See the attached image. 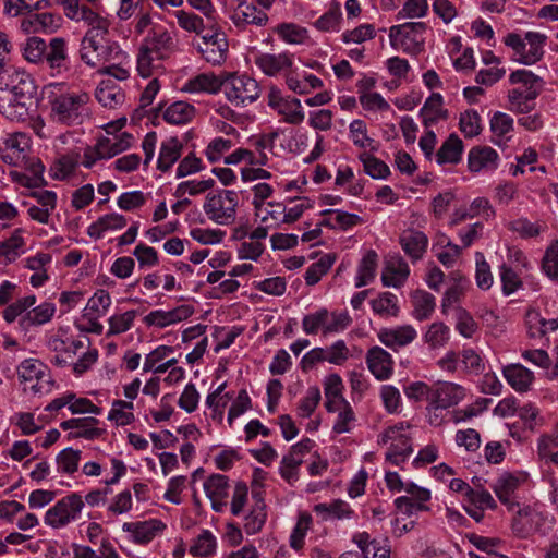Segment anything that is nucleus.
Returning <instances> with one entry per match:
<instances>
[{
	"instance_id": "79ce46f5",
	"label": "nucleus",
	"mask_w": 558,
	"mask_h": 558,
	"mask_svg": "<svg viewBox=\"0 0 558 558\" xmlns=\"http://www.w3.org/2000/svg\"><path fill=\"white\" fill-rule=\"evenodd\" d=\"M47 43L37 36L28 37L22 45V54L28 62L41 64Z\"/></svg>"
},
{
	"instance_id": "9b49d317",
	"label": "nucleus",
	"mask_w": 558,
	"mask_h": 558,
	"mask_svg": "<svg viewBox=\"0 0 558 558\" xmlns=\"http://www.w3.org/2000/svg\"><path fill=\"white\" fill-rule=\"evenodd\" d=\"M101 0H61L64 14L76 22L92 23L93 20L101 17L96 10Z\"/></svg>"
},
{
	"instance_id": "c03bdc74",
	"label": "nucleus",
	"mask_w": 558,
	"mask_h": 558,
	"mask_svg": "<svg viewBox=\"0 0 558 558\" xmlns=\"http://www.w3.org/2000/svg\"><path fill=\"white\" fill-rule=\"evenodd\" d=\"M335 263V257L330 254L322 256L316 263L312 264L305 271V282L307 286L316 284L320 278L326 275Z\"/></svg>"
},
{
	"instance_id": "b1692460",
	"label": "nucleus",
	"mask_w": 558,
	"mask_h": 558,
	"mask_svg": "<svg viewBox=\"0 0 558 558\" xmlns=\"http://www.w3.org/2000/svg\"><path fill=\"white\" fill-rule=\"evenodd\" d=\"M314 512L324 521L349 519L354 513L350 505L341 499L317 504L314 506Z\"/></svg>"
},
{
	"instance_id": "58836bf2",
	"label": "nucleus",
	"mask_w": 558,
	"mask_h": 558,
	"mask_svg": "<svg viewBox=\"0 0 558 558\" xmlns=\"http://www.w3.org/2000/svg\"><path fill=\"white\" fill-rule=\"evenodd\" d=\"M162 58H156L150 50L141 46L137 53V71L142 77H149L161 68Z\"/></svg>"
},
{
	"instance_id": "13d9d810",
	"label": "nucleus",
	"mask_w": 558,
	"mask_h": 558,
	"mask_svg": "<svg viewBox=\"0 0 558 558\" xmlns=\"http://www.w3.org/2000/svg\"><path fill=\"white\" fill-rule=\"evenodd\" d=\"M542 268L550 279L558 282V240L547 247L542 260Z\"/></svg>"
},
{
	"instance_id": "680f3d73",
	"label": "nucleus",
	"mask_w": 558,
	"mask_h": 558,
	"mask_svg": "<svg viewBox=\"0 0 558 558\" xmlns=\"http://www.w3.org/2000/svg\"><path fill=\"white\" fill-rule=\"evenodd\" d=\"M449 328L442 323H434L425 333V341L432 348L444 347L449 340Z\"/></svg>"
},
{
	"instance_id": "e2e57ef3",
	"label": "nucleus",
	"mask_w": 558,
	"mask_h": 558,
	"mask_svg": "<svg viewBox=\"0 0 558 558\" xmlns=\"http://www.w3.org/2000/svg\"><path fill=\"white\" fill-rule=\"evenodd\" d=\"M329 317V313L326 308H322L313 314L305 315L302 320V327L305 333L315 335L322 327L325 333L326 322Z\"/></svg>"
},
{
	"instance_id": "338daca9",
	"label": "nucleus",
	"mask_w": 558,
	"mask_h": 558,
	"mask_svg": "<svg viewBox=\"0 0 558 558\" xmlns=\"http://www.w3.org/2000/svg\"><path fill=\"white\" fill-rule=\"evenodd\" d=\"M320 401V390L318 387H310L306 390V395L300 401L299 415L302 417H308L315 411L316 407Z\"/></svg>"
},
{
	"instance_id": "052dcab7",
	"label": "nucleus",
	"mask_w": 558,
	"mask_h": 558,
	"mask_svg": "<svg viewBox=\"0 0 558 558\" xmlns=\"http://www.w3.org/2000/svg\"><path fill=\"white\" fill-rule=\"evenodd\" d=\"M215 185L214 179L208 180H202V181H184L178 184L174 196L175 197H183L186 192H189L190 195L194 196L197 194H201L209 189H211Z\"/></svg>"
},
{
	"instance_id": "39448f33",
	"label": "nucleus",
	"mask_w": 558,
	"mask_h": 558,
	"mask_svg": "<svg viewBox=\"0 0 558 558\" xmlns=\"http://www.w3.org/2000/svg\"><path fill=\"white\" fill-rule=\"evenodd\" d=\"M239 196L232 190H218L208 193L203 209L207 217L217 225L228 226L235 221Z\"/></svg>"
},
{
	"instance_id": "a878e982",
	"label": "nucleus",
	"mask_w": 558,
	"mask_h": 558,
	"mask_svg": "<svg viewBox=\"0 0 558 558\" xmlns=\"http://www.w3.org/2000/svg\"><path fill=\"white\" fill-rule=\"evenodd\" d=\"M463 147L461 138L454 133L450 134L436 154L437 163H459L461 161Z\"/></svg>"
},
{
	"instance_id": "4d7b16f0",
	"label": "nucleus",
	"mask_w": 558,
	"mask_h": 558,
	"mask_svg": "<svg viewBox=\"0 0 558 558\" xmlns=\"http://www.w3.org/2000/svg\"><path fill=\"white\" fill-rule=\"evenodd\" d=\"M314 441L310 438L302 439L293 445L288 454L283 457V463L290 466H300L303 462V456L312 450Z\"/></svg>"
},
{
	"instance_id": "7ed1b4c3",
	"label": "nucleus",
	"mask_w": 558,
	"mask_h": 558,
	"mask_svg": "<svg viewBox=\"0 0 558 558\" xmlns=\"http://www.w3.org/2000/svg\"><path fill=\"white\" fill-rule=\"evenodd\" d=\"M7 75L11 77V84L3 81L1 89L10 90L7 104H0V110L10 120H25L32 107L36 105L37 86L25 72L14 71Z\"/></svg>"
},
{
	"instance_id": "c9c22d12",
	"label": "nucleus",
	"mask_w": 558,
	"mask_h": 558,
	"mask_svg": "<svg viewBox=\"0 0 558 558\" xmlns=\"http://www.w3.org/2000/svg\"><path fill=\"white\" fill-rule=\"evenodd\" d=\"M412 452L411 439L400 434L389 447L386 453V460L395 465H399L404 462Z\"/></svg>"
},
{
	"instance_id": "393cba45",
	"label": "nucleus",
	"mask_w": 558,
	"mask_h": 558,
	"mask_svg": "<svg viewBox=\"0 0 558 558\" xmlns=\"http://www.w3.org/2000/svg\"><path fill=\"white\" fill-rule=\"evenodd\" d=\"M268 20V15L254 4H241L232 15L233 23L240 28L246 25L265 26Z\"/></svg>"
},
{
	"instance_id": "de8ad7c7",
	"label": "nucleus",
	"mask_w": 558,
	"mask_h": 558,
	"mask_svg": "<svg viewBox=\"0 0 558 558\" xmlns=\"http://www.w3.org/2000/svg\"><path fill=\"white\" fill-rule=\"evenodd\" d=\"M204 490L209 499L227 498L229 493V481L226 475L213 474L204 483Z\"/></svg>"
},
{
	"instance_id": "69168bd1",
	"label": "nucleus",
	"mask_w": 558,
	"mask_h": 558,
	"mask_svg": "<svg viewBox=\"0 0 558 558\" xmlns=\"http://www.w3.org/2000/svg\"><path fill=\"white\" fill-rule=\"evenodd\" d=\"M500 279L502 283V292L506 295L514 293L522 286V281L518 274L506 264L500 266Z\"/></svg>"
},
{
	"instance_id": "20e7f679",
	"label": "nucleus",
	"mask_w": 558,
	"mask_h": 558,
	"mask_svg": "<svg viewBox=\"0 0 558 558\" xmlns=\"http://www.w3.org/2000/svg\"><path fill=\"white\" fill-rule=\"evenodd\" d=\"M547 36L539 32L508 33L502 41L511 48L514 60L525 65H533L544 57Z\"/></svg>"
},
{
	"instance_id": "7c9ffc66",
	"label": "nucleus",
	"mask_w": 558,
	"mask_h": 558,
	"mask_svg": "<svg viewBox=\"0 0 558 558\" xmlns=\"http://www.w3.org/2000/svg\"><path fill=\"white\" fill-rule=\"evenodd\" d=\"M519 485V477L512 474H504L496 481L493 489L500 502L507 505L509 509H512L515 505H518L514 502V493Z\"/></svg>"
},
{
	"instance_id": "a18cd8bd",
	"label": "nucleus",
	"mask_w": 558,
	"mask_h": 558,
	"mask_svg": "<svg viewBox=\"0 0 558 558\" xmlns=\"http://www.w3.org/2000/svg\"><path fill=\"white\" fill-rule=\"evenodd\" d=\"M216 546V537L210 531L204 530L190 547V554L194 557H208L215 553Z\"/></svg>"
},
{
	"instance_id": "4468645a",
	"label": "nucleus",
	"mask_w": 558,
	"mask_h": 558,
	"mask_svg": "<svg viewBox=\"0 0 558 558\" xmlns=\"http://www.w3.org/2000/svg\"><path fill=\"white\" fill-rule=\"evenodd\" d=\"M98 424V420L95 417H82V418H70L63 421L60 427L63 430H70L74 427H80L81 430H71L68 434V439L85 438L87 440H94L100 437L104 433L102 429L95 427Z\"/></svg>"
},
{
	"instance_id": "f8f14e48",
	"label": "nucleus",
	"mask_w": 558,
	"mask_h": 558,
	"mask_svg": "<svg viewBox=\"0 0 558 558\" xmlns=\"http://www.w3.org/2000/svg\"><path fill=\"white\" fill-rule=\"evenodd\" d=\"M399 243L412 262H417L423 258L427 250L428 238L420 230L407 229L400 234Z\"/></svg>"
},
{
	"instance_id": "6e6552de",
	"label": "nucleus",
	"mask_w": 558,
	"mask_h": 558,
	"mask_svg": "<svg viewBox=\"0 0 558 558\" xmlns=\"http://www.w3.org/2000/svg\"><path fill=\"white\" fill-rule=\"evenodd\" d=\"M45 50L41 65L46 66L52 75H62L70 70L68 43L64 38H51Z\"/></svg>"
},
{
	"instance_id": "c756f323",
	"label": "nucleus",
	"mask_w": 558,
	"mask_h": 558,
	"mask_svg": "<svg viewBox=\"0 0 558 558\" xmlns=\"http://www.w3.org/2000/svg\"><path fill=\"white\" fill-rule=\"evenodd\" d=\"M538 87L513 88L508 94L510 109L517 112L525 113L532 110L533 100L539 95Z\"/></svg>"
},
{
	"instance_id": "4be33fe9",
	"label": "nucleus",
	"mask_w": 558,
	"mask_h": 558,
	"mask_svg": "<svg viewBox=\"0 0 558 558\" xmlns=\"http://www.w3.org/2000/svg\"><path fill=\"white\" fill-rule=\"evenodd\" d=\"M255 64L269 76L278 74L280 71L290 69L293 64L292 56L289 53H263L255 58Z\"/></svg>"
},
{
	"instance_id": "37998d69",
	"label": "nucleus",
	"mask_w": 558,
	"mask_h": 558,
	"mask_svg": "<svg viewBox=\"0 0 558 558\" xmlns=\"http://www.w3.org/2000/svg\"><path fill=\"white\" fill-rule=\"evenodd\" d=\"M54 311L56 307L52 303H43L27 312L21 323L26 327L46 324L52 318Z\"/></svg>"
},
{
	"instance_id": "49530a36",
	"label": "nucleus",
	"mask_w": 558,
	"mask_h": 558,
	"mask_svg": "<svg viewBox=\"0 0 558 558\" xmlns=\"http://www.w3.org/2000/svg\"><path fill=\"white\" fill-rule=\"evenodd\" d=\"M276 32L288 44H303L308 38L307 29L294 23H281Z\"/></svg>"
},
{
	"instance_id": "0e129e2a",
	"label": "nucleus",
	"mask_w": 558,
	"mask_h": 558,
	"mask_svg": "<svg viewBox=\"0 0 558 558\" xmlns=\"http://www.w3.org/2000/svg\"><path fill=\"white\" fill-rule=\"evenodd\" d=\"M136 316V311L131 310L123 314L113 315L109 319V335H119L128 331Z\"/></svg>"
},
{
	"instance_id": "dca6fc26",
	"label": "nucleus",
	"mask_w": 558,
	"mask_h": 558,
	"mask_svg": "<svg viewBox=\"0 0 558 558\" xmlns=\"http://www.w3.org/2000/svg\"><path fill=\"white\" fill-rule=\"evenodd\" d=\"M416 337V330L410 325L381 329L378 333L380 342L392 350L408 345Z\"/></svg>"
},
{
	"instance_id": "e433bc0d",
	"label": "nucleus",
	"mask_w": 558,
	"mask_h": 558,
	"mask_svg": "<svg viewBox=\"0 0 558 558\" xmlns=\"http://www.w3.org/2000/svg\"><path fill=\"white\" fill-rule=\"evenodd\" d=\"M95 96L104 107L109 108L116 107L124 99L123 93L111 81L101 82V84L96 88Z\"/></svg>"
},
{
	"instance_id": "ddd939ff",
	"label": "nucleus",
	"mask_w": 558,
	"mask_h": 558,
	"mask_svg": "<svg viewBox=\"0 0 558 558\" xmlns=\"http://www.w3.org/2000/svg\"><path fill=\"white\" fill-rule=\"evenodd\" d=\"M366 363L369 372L378 379H388L393 369L391 355L380 347H373L367 351Z\"/></svg>"
},
{
	"instance_id": "09e8293b",
	"label": "nucleus",
	"mask_w": 558,
	"mask_h": 558,
	"mask_svg": "<svg viewBox=\"0 0 558 558\" xmlns=\"http://www.w3.org/2000/svg\"><path fill=\"white\" fill-rule=\"evenodd\" d=\"M81 450L71 447L63 449L56 458L58 472L72 474L77 471L81 460Z\"/></svg>"
},
{
	"instance_id": "bf43d9fd",
	"label": "nucleus",
	"mask_w": 558,
	"mask_h": 558,
	"mask_svg": "<svg viewBox=\"0 0 558 558\" xmlns=\"http://www.w3.org/2000/svg\"><path fill=\"white\" fill-rule=\"evenodd\" d=\"M175 16L178 20V24L180 25L181 28H183L186 32L202 35L205 25L201 16L192 12H185L183 10L177 11Z\"/></svg>"
},
{
	"instance_id": "473e14b6",
	"label": "nucleus",
	"mask_w": 558,
	"mask_h": 558,
	"mask_svg": "<svg viewBox=\"0 0 558 558\" xmlns=\"http://www.w3.org/2000/svg\"><path fill=\"white\" fill-rule=\"evenodd\" d=\"M378 255L375 251L369 250L361 259L357 267V275L355 278V287L362 288L371 283L376 276Z\"/></svg>"
},
{
	"instance_id": "423d86ee",
	"label": "nucleus",
	"mask_w": 558,
	"mask_h": 558,
	"mask_svg": "<svg viewBox=\"0 0 558 558\" xmlns=\"http://www.w3.org/2000/svg\"><path fill=\"white\" fill-rule=\"evenodd\" d=\"M222 92L234 106H246L259 97L258 83L245 74L230 73L223 75Z\"/></svg>"
},
{
	"instance_id": "5fc2aeb1",
	"label": "nucleus",
	"mask_w": 558,
	"mask_h": 558,
	"mask_svg": "<svg viewBox=\"0 0 558 558\" xmlns=\"http://www.w3.org/2000/svg\"><path fill=\"white\" fill-rule=\"evenodd\" d=\"M341 20L340 4L335 3L331 8L324 13L315 23L314 26L320 32H337L339 31Z\"/></svg>"
},
{
	"instance_id": "2eb2a0df",
	"label": "nucleus",
	"mask_w": 558,
	"mask_h": 558,
	"mask_svg": "<svg viewBox=\"0 0 558 558\" xmlns=\"http://www.w3.org/2000/svg\"><path fill=\"white\" fill-rule=\"evenodd\" d=\"M426 29L427 25L424 22H408L393 25L389 29V38L391 45H395L398 38H401L413 43L421 50L424 45L423 35Z\"/></svg>"
},
{
	"instance_id": "ea45409f",
	"label": "nucleus",
	"mask_w": 558,
	"mask_h": 558,
	"mask_svg": "<svg viewBox=\"0 0 558 558\" xmlns=\"http://www.w3.org/2000/svg\"><path fill=\"white\" fill-rule=\"evenodd\" d=\"M111 304L110 294L106 290H98L95 294L88 300L87 305L85 307V317H88L89 320L96 319L99 316H102L108 307Z\"/></svg>"
},
{
	"instance_id": "bb28decb",
	"label": "nucleus",
	"mask_w": 558,
	"mask_h": 558,
	"mask_svg": "<svg viewBox=\"0 0 558 558\" xmlns=\"http://www.w3.org/2000/svg\"><path fill=\"white\" fill-rule=\"evenodd\" d=\"M504 376L507 383L517 391L529 390L534 376L533 373L521 364H511L504 367Z\"/></svg>"
},
{
	"instance_id": "f03ea898",
	"label": "nucleus",
	"mask_w": 558,
	"mask_h": 558,
	"mask_svg": "<svg viewBox=\"0 0 558 558\" xmlns=\"http://www.w3.org/2000/svg\"><path fill=\"white\" fill-rule=\"evenodd\" d=\"M89 100L85 92L54 86L48 95L50 118L65 126L81 125L90 117Z\"/></svg>"
},
{
	"instance_id": "3c124183",
	"label": "nucleus",
	"mask_w": 558,
	"mask_h": 558,
	"mask_svg": "<svg viewBox=\"0 0 558 558\" xmlns=\"http://www.w3.org/2000/svg\"><path fill=\"white\" fill-rule=\"evenodd\" d=\"M373 311L380 316H397L399 306L397 296L390 292H384L378 299L371 301Z\"/></svg>"
},
{
	"instance_id": "412c9836",
	"label": "nucleus",
	"mask_w": 558,
	"mask_h": 558,
	"mask_svg": "<svg viewBox=\"0 0 558 558\" xmlns=\"http://www.w3.org/2000/svg\"><path fill=\"white\" fill-rule=\"evenodd\" d=\"M17 375L21 381L36 379L37 383L32 386V390L37 393L44 388L40 381H44V378L47 376V366L39 360L27 359L17 366Z\"/></svg>"
},
{
	"instance_id": "6ab92c4d",
	"label": "nucleus",
	"mask_w": 558,
	"mask_h": 558,
	"mask_svg": "<svg viewBox=\"0 0 558 558\" xmlns=\"http://www.w3.org/2000/svg\"><path fill=\"white\" fill-rule=\"evenodd\" d=\"M320 215L325 218L318 222V226L330 229L339 228L345 231L363 222V219L359 215L340 209H325Z\"/></svg>"
},
{
	"instance_id": "4c0bfd02",
	"label": "nucleus",
	"mask_w": 558,
	"mask_h": 558,
	"mask_svg": "<svg viewBox=\"0 0 558 558\" xmlns=\"http://www.w3.org/2000/svg\"><path fill=\"white\" fill-rule=\"evenodd\" d=\"M414 315L418 320L427 319L435 310V296L424 290H416L412 293Z\"/></svg>"
},
{
	"instance_id": "774afa93",
	"label": "nucleus",
	"mask_w": 558,
	"mask_h": 558,
	"mask_svg": "<svg viewBox=\"0 0 558 558\" xmlns=\"http://www.w3.org/2000/svg\"><path fill=\"white\" fill-rule=\"evenodd\" d=\"M468 280L463 277H460L450 288L445 292L441 307L442 312L447 313V311L456 303H458L463 295L465 286Z\"/></svg>"
},
{
	"instance_id": "2f4dec72",
	"label": "nucleus",
	"mask_w": 558,
	"mask_h": 558,
	"mask_svg": "<svg viewBox=\"0 0 558 558\" xmlns=\"http://www.w3.org/2000/svg\"><path fill=\"white\" fill-rule=\"evenodd\" d=\"M442 96L438 93H433L425 101L420 114L423 118L425 126L435 124L439 119H447L448 111L442 109Z\"/></svg>"
},
{
	"instance_id": "a211bd4d",
	"label": "nucleus",
	"mask_w": 558,
	"mask_h": 558,
	"mask_svg": "<svg viewBox=\"0 0 558 558\" xmlns=\"http://www.w3.org/2000/svg\"><path fill=\"white\" fill-rule=\"evenodd\" d=\"M498 154L488 146L473 147L468 156L469 169L472 172L482 170H495L498 166Z\"/></svg>"
},
{
	"instance_id": "6e6d98bb",
	"label": "nucleus",
	"mask_w": 558,
	"mask_h": 558,
	"mask_svg": "<svg viewBox=\"0 0 558 558\" xmlns=\"http://www.w3.org/2000/svg\"><path fill=\"white\" fill-rule=\"evenodd\" d=\"M19 233L20 230H16L8 240L0 243V257H4L9 263L20 256V250L24 245V240Z\"/></svg>"
},
{
	"instance_id": "a19ab883",
	"label": "nucleus",
	"mask_w": 558,
	"mask_h": 558,
	"mask_svg": "<svg viewBox=\"0 0 558 558\" xmlns=\"http://www.w3.org/2000/svg\"><path fill=\"white\" fill-rule=\"evenodd\" d=\"M77 163V155H62L51 165L50 175L56 180H65L75 171Z\"/></svg>"
},
{
	"instance_id": "9d476101",
	"label": "nucleus",
	"mask_w": 558,
	"mask_h": 558,
	"mask_svg": "<svg viewBox=\"0 0 558 558\" xmlns=\"http://www.w3.org/2000/svg\"><path fill=\"white\" fill-rule=\"evenodd\" d=\"M465 397V389L454 383L438 381L432 386L430 402L448 409L457 405Z\"/></svg>"
},
{
	"instance_id": "f704fd0d",
	"label": "nucleus",
	"mask_w": 558,
	"mask_h": 558,
	"mask_svg": "<svg viewBox=\"0 0 558 558\" xmlns=\"http://www.w3.org/2000/svg\"><path fill=\"white\" fill-rule=\"evenodd\" d=\"M253 497L256 499V504L251 510V512L245 518L244 529L247 534H255L259 532L265 524L266 521V505L260 497V494H253Z\"/></svg>"
},
{
	"instance_id": "1a4fd4ad",
	"label": "nucleus",
	"mask_w": 558,
	"mask_h": 558,
	"mask_svg": "<svg viewBox=\"0 0 558 558\" xmlns=\"http://www.w3.org/2000/svg\"><path fill=\"white\" fill-rule=\"evenodd\" d=\"M549 521L543 513L525 508L519 510L512 521V530L520 537H527L534 533H545Z\"/></svg>"
},
{
	"instance_id": "0eeeda50",
	"label": "nucleus",
	"mask_w": 558,
	"mask_h": 558,
	"mask_svg": "<svg viewBox=\"0 0 558 558\" xmlns=\"http://www.w3.org/2000/svg\"><path fill=\"white\" fill-rule=\"evenodd\" d=\"M83 508L84 501L82 496L73 493L57 501V504L46 512L44 521L53 529H60L76 520Z\"/></svg>"
},
{
	"instance_id": "f257e3e1",
	"label": "nucleus",
	"mask_w": 558,
	"mask_h": 558,
	"mask_svg": "<svg viewBox=\"0 0 558 558\" xmlns=\"http://www.w3.org/2000/svg\"><path fill=\"white\" fill-rule=\"evenodd\" d=\"M90 28L81 41V60L90 68H96L106 62L120 61L123 52L120 46L108 38L109 22L105 17L87 23Z\"/></svg>"
},
{
	"instance_id": "5701e85b",
	"label": "nucleus",
	"mask_w": 558,
	"mask_h": 558,
	"mask_svg": "<svg viewBox=\"0 0 558 558\" xmlns=\"http://www.w3.org/2000/svg\"><path fill=\"white\" fill-rule=\"evenodd\" d=\"M161 527V522L157 520L126 522L123 524V531L129 532L133 541L137 544L149 543Z\"/></svg>"
},
{
	"instance_id": "603ef678",
	"label": "nucleus",
	"mask_w": 558,
	"mask_h": 558,
	"mask_svg": "<svg viewBox=\"0 0 558 558\" xmlns=\"http://www.w3.org/2000/svg\"><path fill=\"white\" fill-rule=\"evenodd\" d=\"M277 112L290 124H300L305 117L301 101L298 98H287Z\"/></svg>"
},
{
	"instance_id": "864d4df0",
	"label": "nucleus",
	"mask_w": 558,
	"mask_h": 558,
	"mask_svg": "<svg viewBox=\"0 0 558 558\" xmlns=\"http://www.w3.org/2000/svg\"><path fill=\"white\" fill-rule=\"evenodd\" d=\"M459 128L465 137L477 136L482 131L481 117L477 111L471 109L462 112L460 114Z\"/></svg>"
},
{
	"instance_id": "cd10ccee",
	"label": "nucleus",
	"mask_w": 558,
	"mask_h": 558,
	"mask_svg": "<svg viewBox=\"0 0 558 558\" xmlns=\"http://www.w3.org/2000/svg\"><path fill=\"white\" fill-rule=\"evenodd\" d=\"M223 76H217L214 73H202L190 80L185 85V92L189 93H209L216 94L222 90Z\"/></svg>"
},
{
	"instance_id": "72a5a7b5",
	"label": "nucleus",
	"mask_w": 558,
	"mask_h": 558,
	"mask_svg": "<svg viewBox=\"0 0 558 558\" xmlns=\"http://www.w3.org/2000/svg\"><path fill=\"white\" fill-rule=\"evenodd\" d=\"M195 109L185 101H175L163 112V119L170 124H185L194 117Z\"/></svg>"
},
{
	"instance_id": "aec40b11",
	"label": "nucleus",
	"mask_w": 558,
	"mask_h": 558,
	"mask_svg": "<svg viewBox=\"0 0 558 558\" xmlns=\"http://www.w3.org/2000/svg\"><path fill=\"white\" fill-rule=\"evenodd\" d=\"M133 141V135L128 132L114 135L113 137H101L97 141V151L100 157L109 159L129 149Z\"/></svg>"
},
{
	"instance_id": "c85d7f7f",
	"label": "nucleus",
	"mask_w": 558,
	"mask_h": 558,
	"mask_svg": "<svg viewBox=\"0 0 558 558\" xmlns=\"http://www.w3.org/2000/svg\"><path fill=\"white\" fill-rule=\"evenodd\" d=\"M183 149L182 143L177 137H170L161 143L157 168L167 172L179 160Z\"/></svg>"
},
{
	"instance_id": "f3484780",
	"label": "nucleus",
	"mask_w": 558,
	"mask_h": 558,
	"mask_svg": "<svg viewBox=\"0 0 558 558\" xmlns=\"http://www.w3.org/2000/svg\"><path fill=\"white\" fill-rule=\"evenodd\" d=\"M142 46L156 54V58L167 59L174 49L172 35L162 28H154L151 34L145 38Z\"/></svg>"
},
{
	"instance_id": "8fccbe9b",
	"label": "nucleus",
	"mask_w": 558,
	"mask_h": 558,
	"mask_svg": "<svg viewBox=\"0 0 558 558\" xmlns=\"http://www.w3.org/2000/svg\"><path fill=\"white\" fill-rule=\"evenodd\" d=\"M359 159L362 161L365 172L373 179H386L390 174L389 167L368 153L361 154Z\"/></svg>"
}]
</instances>
